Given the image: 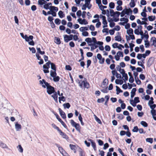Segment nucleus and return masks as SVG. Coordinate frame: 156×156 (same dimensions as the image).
Segmentation results:
<instances>
[{
	"mask_svg": "<svg viewBox=\"0 0 156 156\" xmlns=\"http://www.w3.org/2000/svg\"><path fill=\"white\" fill-rule=\"evenodd\" d=\"M39 82L41 84H42V86L43 87L45 88L46 87L47 92L48 94L51 95L55 92V88L50 85V83L46 82L45 80H40Z\"/></svg>",
	"mask_w": 156,
	"mask_h": 156,
	"instance_id": "1",
	"label": "nucleus"
},
{
	"mask_svg": "<svg viewBox=\"0 0 156 156\" xmlns=\"http://www.w3.org/2000/svg\"><path fill=\"white\" fill-rule=\"evenodd\" d=\"M79 86L81 88L88 89L90 87V84L87 81L86 78H85L83 80H81L79 82Z\"/></svg>",
	"mask_w": 156,
	"mask_h": 156,
	"instance_id": "2",
	"label": "nucleus"
},
{
	"mask_svg": "<svg viewBox=\"0 0 156 156\" xmlns=\"http://www.w3.org/2000/svg\"><path fill=\"white\" fill-rule=\"evenodd\" d=\"M50 9L51 12V15L54 17L56 16V13L54 11L56 12L58 10V7L51 6L50 7Z\"/></svg>",
	"mask_w": 156,
	"mask_h": 156,
	"instance_id": "3",
	"label": "nucleus"
},
{
	"mask_svg": "<svg viewBox=\"0 0 156 156\" xmlns=\"http://www.w3.org/2000/svg\"><path fill=\"white\" fill-rule=\"evenodd\" d=\"M20 34L22 37L24 39L27 41H29L30 40H32L34 37L32 35H30L29 37L26 34L24 36L23 33H20Z\"/></svg>",
	"mask_w": 156,
	"mask_h": 156,
	"instance_id": "4",
	"label": "nucleus"
},
{
	"mask_svg": "<svg viewBox=\"0 0 156 156\" xmlns=\"http://www.w3.org/2000/svg\"><path fill=\"white\" fill-rule=\"evenodd\" d=\"M118 43H115L112 45V46L113 48H118L120 50H122V49L121 48H124V46L121 44H119V46H118Z\"/></svg>",
	"mask_w": 156,
	"mask_h": 156,
	"instance_id": "5",
	"label": "nucleus"
},
{
	"mask_svg": "<svg viewBox=\"0 0 156 156\" xmlns=\"http://www.w3.org/2000/svg\"><path fill=\"white\" fill-rule=\"evenodd\" d=\"M58 132L59 134L62 136L63 138L65 139L66 140H69V137L65 133L63 132L61 130Z\"/></svg>",
	"mask_w": 156,
	"mask_h": 156,
	"instance_id": "6",
	"label": "nucleus"
},
{
	"mask_svg": "<svg viewBox=\"0 0 156 156\" xmlns=\"http://www.w3.org/2000/svg\"><path fill=\"white\" fill-rule=\"evenodd\" d=\"M77 21L81 24L86 25L88 23L87 21L85 19L82 20L81 18H79L77 20Z\"/></svg>",
	"mask_w": 156,
	"mask_h": 156,
	"instance_id": "7",
	"label": "nucleus"
},
{
	"mask_svg": "<svg viewBox=\"0 0 156 156\" xmlns=\"http://www.w3.org/2000/svg\"><path fill=\"white\" fill-rule=\"evenodd\" d=\"M60 114L62 117L64 119H66V115L65 113L60 108H58Z\"/></svg>",
	"mask_w": 156,
	"mask_h": 156,
	"instance_id": "8",
	"label": "nucleus"
},
{
	"mask_svg": "<svg viewBox=\"0 0 156 156\" xmlns=\"http://www.w3.org/2000/svg\"><path fill=\"white\" fill-rule=\"evenodd\" d=\"M92 42L93 41L94 43V44H97L99 45H103V42L100 41H97L95 37H93L92 38Z\"/></svg>",
	"mask_w": 156,
	"mask_h": 156,
	"instance_id": "9",
	"label": "nucleus"
},
{
	"mask_svg": "<svg viewBox=\"0 0 156 156\" xmlns=\"http://www.w3.org/2000/svg\"><path fill=\"white\" fill-rule=\"evenodd\" d=\"M69 146L71 149L73 151L74 153H76V152L77 149L76 146L71 144H69Z\"/></svg>",
	"mask_w": 156,
	"mask_h": 156,
	"instance_id": "10",
	"label": "nucleus"
},
{
	"mask_svg": "<svg viewBox=\"0 0 156 156\" xmlns=\"http://www.w3.org/2000/svg\"><path fill=\"white\" fill-rule=\"evenodd\" d=\"M88 140L90 142L92 147H93L94 150L96 151L97 150V147L95 142L91 139H89Z\"/></svg>",
	"mask_w": 156,
	"mask_h": 156,
	"instance_id": "11",
	"label": "nucleus"
},
{
	"mask_svg": "<svg viewBox=\"0 0 156 156\" xmlns=\"http://www.w3.org/2000/svg\"><path fill=\"white\" fill-rule=\"evenodd\" d=\"M102 21V23L104 24L103 26V28H105V27H108V23L106 19L105 16L103 17V20Z\"/></svg>",
	"mask_w": 156,
	"mask_h": 156,
	"instance_id": "12",
	"label": "nucleus"
},
{
	"mask_svg": "<svg viewBox=\"0 0 156 156\" xmlns=\"http://www.w3.org/2000/svg\"><path fill=\"white\" fill-rule=\"evenodd\" d=\"M151 41H152L153 42L151 45L156 47V38L155 37H152L151 38Z\"/></svg>",
	"mask_w": 156,
	"mask_h": 156,
	"instance_id": "13",
	"label": "nucleus"
},
{
	"mask_svg": "<svg viewBox=\"0 0 156 156\" xmlns=\"http://www.w3.org/2000/svg\"><path fill=\"white\" fill-rule=\"evenodd\" d=\"M51 62L50 61H49L48 62H46L45 64L43 66V68L45 69H48L49 68H50V64H51Z\"/></svg>",
	"mask_w": 156,
	"mask_h": 156,
	"instance_id": "14",
	"label": "nucleus"
},
{
	"mask_svg": "<svg viewBox=\"0 0 156 156\" xmlns=\"http://www.w3.org/2000/svg\"><path fill=\"white\" fill-rule=\"evenodd\" d=\"M88 45L91 46V51H93L98 47V46L95 44H88Z\"/></svg>",
	"mask_w": 156,
	"mask_h": 156,
	"instance_id": "15",
	"label": "nucleus"
},
{
	"mask_svg": "<svg viewBox=\"0 0 156 156\" xmlns=\"http://www.w3.org/2000/svg\"><path fill=\"white\" fill-rule=\"evenodd\" d=\"M37 50V53L40 54L41 55H43L45 53V51H41V49L40 48L38 47H37L36 48Z\"/></svg>",
	"mask_w": 156,
	"mask_h": 156,
	"instance_id": "16",
	"label": "nucleus"
},
{
	"mask_svg": "<svg viewBox=\"0 0 156 156\" xmlns=\"http://www.w3.org/2000/svg\"><path fill=\"white\" fill-rule=\"evenodd\" d=\"M136 89L135 88H133L131 92V97L132 98H133L136 94Z\"/></svg>",
	"mask_w": 156,
	"mask_h": 156,
	"instance_id": "17",
	"label": "nucleus"
},
{
	"mask_svg": "<svg viewBox=\"0 0 156 156\" xmlns=\"http://www.w3.org/2000/svg\"><path fill=\"white\" fill-rule=\"evenodd\" d=\"M124 10H125L124 11L126 12V13L127 15H129V13H130L131 14L132 13V11L130 8H126L124 9Z\"/></svg>",
	"mask_w": 156,
	"mask_h": 156,
	"instance_id": "18",
	"label": "nucleus"
},
{
	"mask_svg": "<svg viewBox=\"0 0 156 156\" xmlns=\"http://www.w3.org/2000/svg\"><path fill=\"white\" fill-rule=\"evenodd\" d=\"M101 87L103 88V89L101 90V92L104 93H107L108 92L107 87L105 86L104 87H103L102 86Z\"/></svg>",
	"mask_w": 156,
	"mask_h": 156,
	"instance_id": "19",
	"label": "nucleus"
},
{
	"mask_svg": "<svg viewBox=\"0 0 156 156\" xmlns=\"http://www.w3.org/2000/svg\"><path fill=\"white\" fill-rule=\"evenodd\" d=\"M15 128L17 131H19L20 129L21 128V126L20 124L18 123V122H17L15 123Z\"/></svg>",
	"mask_w": 156,
	"mask_h": 156,
	"instance_id": "20",
	"label": "nucleus"
},
{
	"mask_svg": "<svg viewBox=\"0 0 156 156\" xmlns=\"http://www.w3.org/2000/svg\"><path fill=\"white\" fill-rule=\"evenodd\" d=\"M64 41L66 43H68L69 41V36L67 35H63Z\"/></svg>",
	"mask_w": 156,
	"mask_h": 156,
	"instance_id": "21",
	"label": "nucleus"
},
{
	"mask_svg": "<svg viewBox=\"0 0 156 156\" xmlns=\"http://www.w3.org/2000/svg\"><path fill=\"white\" fill-rule=\"evenodd\" d=\"M55 42L57 44H60L61 43L60 38L58 37H55Z\"/></svg>",
	"mask_w": 156,
	"mask_h": 156,
	"instance_id": "22",
	"label": "nucleus"
},
{
	"mask_svg": "<svg viewBox=\"0 0 156 156\" xmlns=\"http://www.w3.org/2000/svg\"><path fill=\"white\" fill-rule=\"evenodd\" d=\"M0 146L3 148H8L7 145L1 140H0Z\"/></svg>",
	"mask_w": 156,
	"mask_h": 156,
	"instance_id": "23",
	"label": "nucleus"
},
{
	"mask_svg": "<svg viewBox=\"0 0 156 156\" xmlns=\"http://www.w3.org/2000/svg\"><path fill=\"white\" fill-rule=\"evenodd\" d=\"M58 15L61 18H62L65 16V15L63 13V12L61 11H59L58 13Z\"/></svg>",
	"mask_w": 156,
	"mask_h": 156,
	"instance_id": "24",
	"label": "nucleus"
},
{
	"mask_svg": "<svg viewBox=\"0 0 156 156\" xmlns=\"http://www.w3.org/2000/svg\"><path fill=\"white\" fill-rule=\"evenodd\" d=\"M70 122L71 123V125L75 128L77 126V125L78 124V123H76V122H75L74 120L73 119H71L70 121Z\"/></svg>",
	"mask_w": 156,
	"mask_h": 156,
	"instance_id": "25",
	"label": "nucleus"
},
{
	"mask_svg": "<svg viewBox=\"0 0 156 156\" xmlns=\"http://www.w3.org/2000/svg\"><path fill=\"white\" fill-rule=\"evenodd\" d=\"M79 156H86V154L85 151L81 149L79 151Z\"/></svg>",
	"mask_w": 156,
	"mask_h": 156,
	"instance_id": "26",
	"label": "nucleus"
},
{
	"mask_svg": "<svg viewBox=\"0 0 156 156\" xmlns=\"http://www.w3.org/2000/svg\"><path fill=\"white\" fill-rule=\"evenodd\" d=\"M52 127L55 129H56L59 132L61 129L58 127L55 124L53 123L51 124Z\"/></svg>",
	"mask_w": 156,
	"mask_h": 156,
	"instance_id": "27",
	"label": "nucleus"
},
{
	"mask_svg": "<svg viewBox=\"0 0 156 156\" xmlns=\"http://www.w3.org/2000/svg\"><path fill=\"white\" fill-rule=\"evenodd\" d=\"M110 96L109 95H106L105 96V98L106 99V100L105 103V105L106 106L108 105V103L109 100Z\"/></svg>",
	"mask_w": 156,
	"mask_h": 156,
	"instance_id": "28",
	"label": "nucleus"
},
{
	"mask_svg": "<svg viewBox=\"0 0 156 156\" xmlns=\"http://www.w3.org/2000/svg\"><path fill=\"white\" fill-rule=\"evenodd\" d=\"M115 82L116 84L122 85L123 84V82L122 80L116 79L115 80Z\"/></svg>",
	"mask_w": 156,
	"mask_h": 156,
	"instance_id": "29",
	"label": "nucleus"
},
{
	"mask_svg": "<svg viewBox=\"0 0 156 156\" xmlns=\"http://www.w3.org/2000/svg\"><path fill=\"white\" fill-rule=\"evenodd\" d=\"M129 5L131 7L133 8L136 5L135 3V0H131V2L130 3Z\"/></svg>",
	"mask_w": 156,
	"mask_h": 156,
	"instance_id": "30",
	"label": "nucleus"
},
{
	"mask_svg": "<svg viewBox=\"0 0 156 156\" xmlns=\"http://www.w3.org/2000/svg\"><path fill=\"white\" fill-rule=\"evenodd\" d=\"M50 75L53 77H55L57 75L56 71H53L52 70H51L50 71Z\"/></svg>",
	"mask_w": 156,
	"mask_h": 156,
	"instance_id": "31",
	"label": "nucleus"
},
{
	"mask_svg": "<svg viewBox=\"0 0 156 156\" xmlns=\"http://www.w3.org/2000/svg\"><path fill=\"white\" fill-rule=\"evenodd\" d=\"M51 69L54 71H56V67L55 65L53 63L51 62Z\"/></svg>",
	"mask_w": 156,
	"mask_h": 156,
	"instance_id": "32",
	"label": "nucleus"
},
{
	"mask_svg": "<svg viewBox=\"0 0 156 156\" xmlns=\"http://www.w3.org/2000/svg\"><path fill=\"white\" fill-rule=\"evenodd\" d=\"M116 90L117 91L116 94H118L120 92H122V91L120 89V88L118 86H116Z\"/></svg>",
	"mask_w": 156,
	"mask_h": 156,
	"instance_id": "33",
	"label": "nucleus"
},
{
	"mask_svg": "<svg viewBox=\"0 0 156 156\" xmlns=\"http://www.w3.org/2000/svg\"><path fill=\"white\" fill-rule=\"evenodd\" d=\"M127 33L129 35H131L130 34H133V30L132 28H129V30H127Z\"/></svg>",
	"mask_w": 156,
	"mask_h": 156,
	"instance_id": "34",
	"label": "nucleus"
},
{
	"mask_svg": "<svg viewBox=\"0 0 156 156\" xmlns=\"http://www.w3.org/2000/svg\"><path fill=\"white\" fill-rule=\"evenodd\" d=\"M60 121L59 122L61 123L62 125L63 126V127L65 128L66 129H68V127L66 124L65 123V122L62 120H60Z\"/></svg>",
	"mask_w": 156,
	"mask_h": 156,
	"instance_id": "35",
	"label": "nucleus"
},
{
	"mask_svg": "<svg viewBox=\"0 0 156 156\" xmlns=\"http://www.w3.org/2000/svg\"><path fill=\"white\" fill-rule=\"evenodd\" d=\"M80 31L83 32L85 30H88V28L87 27H81L80 29Z\"/></svg>",
	"mask_w": 156,
	"mask_h": 156,
	"instance_id": "36",
	"label": "nucleus"
},
{
	"mask_svg": "<svg viewBox=\"0 0 156 156\" xmlns=\"http://www.w3.org/2000/svg\"><path fill=\"white\" fill-rule=\"evenodd\" d=\"M140 124L144 127H147L148 126V124L144 121H141Z\"/></svg>",
	"mask_w": 156,
	"mask_h": 156,
	"instance_id": "37",
	"label": "nucleus"
},
{
	"mask_svg": "<svg viewBox=\"0 0 156 156\" xmlns=\"http://www.w3.org/2000/svg\"><path fill=\"white\" fill-rule=\"evenodd\" d=\"M53 78V80L55 82H57L59 81L60 80V77L58 76H55V77H54Z\"/></svg>",
	"mask_w": 156,
	"mask_h": 156,
	"instance_id": "38",
	"label": "nucleus"
},
{
	"mask_svg": "<svg viewBox=\"0 0 156 156\" xmlns=\"http://www.w3.org/2000/svg\"><path fill=\"white\" fill-rule=\"evenodd\" d=\"M81 127L80 124L78 123L77 126H76V127L75 128V129H76L77 131L78 132L80 133L81 131Z\"/></svg>",
	"mask_w": 156,
	"mask_h": 156,
	"instance_id": "39",
	"label": "nucleus"
},
{
	"mask_svg": "<svg viewBox=\"0 0 156 156\" xmlns=\"http://www.w3.org/2000/svg\"><path fill=\"white\" fill-rule=\"evenodd\" d=\"M63 106L64 108H67L68 109L70 107V105L69 103L64 104H63Z\"/></svg>",
	"mask_w": 156,
	"mask_h": 156,
	"instance_id": "40",
	"label": "nucleus"
},
{
	"mask_svg": "<svg viewBox=\"0 0 156 156\" xmlns=\"http://www.w3.org/2000/svg\"><path fill=\"white\" fill-rule=\"evenodd\" d=\"M155 16H149L148 18L149 21H152L154 20L155 19Z\"/></svg>",
	"mask_w": 156,
	"mask_h": 156,
	"instance_id": "41",
	"label": "nucleus"
},
{
	"mask_svg": "<svg viewBox=\"0 0 156 156\" xmlns=\"http://www.w3.org/2000/svg\"><path fill=\"white\" fill-rule=\"evenodd\" d=\"M46 2L44 0H39L38 1V3L40 5H42L43 4Z\"/></svg>",
	"mask_w": 156,
	"mask_h": 156,
	"instance_id": "42",
	"label": "nucleus"
},
{
	"mask_svg": "<svg viewBox=\"0 0 156 156\" xmlns=\"http://www.w3.org/2000/svg\"><path fill=\"white\" fill-rule=\"evenodd\" d=\"M61 20L58 18H56L55 20V22L57 25H59L61 23Z\"/></svg>",
	"mask_w": 156,
	"mask_h": 156,
	"instance_id": "43",
	"label": "nucleus"
},
{
	"mask_svg": "<svg viewBox=\"0 0 156 156\" xmlns=\"http://www.w3.org/2000/svg\"><path fill=\"white\" fill-rule=\"evenodd\" d=\"M58 98L59 100V102L60 103H61V101H65L66 100L65 97L63 96H62V97H59Z\"/></svg>",
	"mask_w": 156,
	"mask_h": 156,
	"instance_id": "44",
	"label": "nucleus"
},
{
	"mask_svg": "<svg viewBox=\"0 0 156 156\" xmlns=\"http://www.w3.org/2000/svg\"><path fill=\"white\" fill-rule=\"evenodd\" d=\"M58 149L60 152L62 154L66 152V151L63 149L62 147H59Z\"/></svg>",
	"mask_w": 156,
	"mask_h": 156,
	"instance_id": "45",
	"label": "nucleus"
},
{
	"mask_svg": "<svg viewBox=\"0 0 156 156\" xmlns=\"http://www.w3.org/2000/svg\"><path fill=\"white\" fill-rule=\"evenodd\" d=\"M17 147H18V150L21 153H22L23 152V149L21 145H19Z\"/></svg>",
	"mask_w": 156,
	"mask_h": 156,
	"instance_id": "46",
	"label": "nucleus"
},
{
	"mask_svg": "<svg viewBox=\"0 0 156 156\" xmlns=\"http://www.w3.org/2000/svg\"><path fill=\"white\" fill-rule=\"evenodd\" d=\"M115 40L118 41H121L122 40L121 37L120 36H116L115 37Z\"/></svg>",
	"mask_w": 156,
	"mask_h": 156,
	"instance_id": "47",
	"label": "nucleus"
},
{
	"mask_svg": "<svg viewBox=\"0 0 156 156\" xmlns=\"http://www.w3.org/2000/svg\"><path fill=\"white\" fill-rule=\"evenodd\" d=\"M145 45L146 48H148L150 46V43L149 41L147 40H146L144 41Z\"/></svg>",
	"mask_w": 156,
	"mask_h": 156,
	"instance_id": "48",
	"label": "nucleus"
},
{
	"mask_svg": "<svg viewBox=\"0 0 156 156\" xmlns=\"http://www.w3.org/2000/svg\"><path fill=\"white\" fill-rule=\"evenodd\" d=\"M135 80L136 83L138 85H140L141 84V81L139 80L138 77L135 78Z\"/></svg>",
	"mask_w": 156,
	"mask_h": 156,
	"instance_id": "49",
	"label": "nucleus"
},
{
	"mask_svg": "<svg viewBox=\"0 0 156 156\" xmlns=\"http://www.w3.org/2000/svg\"><path fill=\"white\" fill-rule=\"evenodd\" d=\"M145 31L146 32H147L146 34H144L143 35V38L144 37L146 38V40H147L149 38V36L148 34V33H147V30H145Z\"/></svg>",
	"mask_w": 156,
	"mask_h": 156,
	"instance_id": "50",
	"label": "nucleus"
},
{
	"mask_svg": "<svg viewBox=\"0 0 156 156\" xmlns=\"http://www.w3.org/2000/svg\"><path fill=\"white\" fill-rule=\"evenodd\" d=\"M115 4L113 2H111L109 4V7L111 9H113L115 7Z\"/></svg>",
	"mask_w": 156,
	"mask_h": 156,
	"instance_id": "51",
	"label": "nucleus"
},
{
	"mask_svg": "<svg viewBox=\"0 0 156 156\" xmlns=\"http://www.w3.org/2000/svg\"><path fill=\"white\" fill-rule=\"evenodd\" d=\"M65 69L66 70L71 71L72 69V67L69 65H67L65 66Z\"/></svg>",
	"mask_w": 156,
	"mask_h": 156,
	"instance_id": "52",
	"label": "nucleus"
},
{
	"mask_svg": "<svg viewBox=\"0 0 156 156\" xmlns=\"http://www.w3.org/2000/svg\"><path fill=\"white\" fill-rule=\"evenodd\" d=\"M130 103L131 104L133 107H135L136 105V103L133 100H130Z\"/></svg>",
	"mask_w": 156,
	"mask_h": 156,
	"instance_id": "53",
	"label": "nucleus"
},
{
	"mask_svg": "<svg viewBox=\"0 0 156 156\" xmlns=\"http://www.w3.org/2000/svg\"><path fill=\"white\" fill-rule=\"evenodd\" d=\"M53 94L51 95V97H52L53 98V99L55 98H58V95L56 91H55V92H54Z\"/></svg>",
	"mask_w": 156,
	"mask_h": 156,
	"instance_id": "54",
	"label": "nucleus"
},
{
	"mask_svg": "<svg viewBox=\"0 0 156 156\" xmlns=\"http://www.w3.org/2000/svg\"><path fill=\"white\" fill-rule=\"evenodd\" d=\"M138 130V128L137 126L134 127L133 129L132 130V131L133 132H137Z\"/></svg>",
	"mask_w": 156,
	"mask_h": 156,
	"instance_id": "55",
	"label": "nucleus"
},
{
	"mask_svg": "<svg viewBox=\"0 0 156 156\" xmlns=\"http://www.w3.org/2000/svg\"><path fill=\"white\" fill-rule=\"evenodd\" d=\"M85 41L87 42L88 44L89 43H91L92 42V40L90 38L88 37L86 38Z\"/></svg>",
	"mask_w": 156,
	"mask_h": 156,
	"instance_id": "56",
	"label": "nucleus"
},
{
	"mask_svg": "<svg viewBox=\"0 0 156 156\" xmlns=\"http://www.w3.org/2000/svg\"><path fill=\"white\" fill-rule=\"evenodd\" d=\"M104 101V98H98L97 100V102L99 103H102Z\"/></svg>",
	"mask_w": 156,
	"mask_h": 156,
	"instance_id": "57",
	"label": "nucleus"
},
{
	"mask_svg": "<svg viewBox=\"0 0 156 156\" xmlns=\"http://www.w3.org/2000/svg\"><path fill=\"white\" fill-rule=\"evenodd\" d=\"M95 119L96 121L99 124H101V122L100 120V119L98 118L96 115H95Z\"/></svg>",
	"mask_w": 156,
	"mask_h": 156,
	"instance_id": "58",
	"label": "nucleus"
},
{
	"mask_svg": "<svg viewBox=\"0 0 156 156\" xmlns=\"http://www.w3.org/2000/svg\"><path fill=\"white\" fill-rule=\"evenodd\" d=\"M129 45L130 49V51H132L133 50V48L134 46L135 45L132 43H130L129 44Z\"/></svg>",
	"mask_w": 156,
	"mask_h": 156,
	"instance_id": "59",
	"label": "nucleus"
},
{
	"mask_svg": "<svg viewBox=\"0 0 156 156\" xmlns=\"http://www.w3.org/2000/svg\"><path fill=\"white\" fill-rule=\"evenodd\" d=\"M120 20L121 21H124L125 23H127L129 21L128 18H121L120 19Z\"/></svg>",
	"mask_w": 156,
	"mask_h": 156,
	"instance_id": "60",
	"label": "nucleus"
},
{
	"mask_svg": "<svg viewBox=\"0 0 156 156\" xmlns=\"http://www.w3.org/2000/svg\"><path fill=\"white\" fill-rule=\"evenodd\" d=\"M146 141L147 142L152 143L153 142V139L152 138H147L146 139Z\"/></svg>",
	"mask_w": 156,
	"mask_h": 156,
	"instance_id": "61",
	"label": "nucleus"
},
{
	"mask_svg": "<svg viewBox=\"0 0 156 156\" xmlns=\"http://www.w3.org/2000/svg\"><path fill=\"white\" fill-rule=\"evenodd\" d=\"M151 113L153 117L155 116L156 115V112L155 110H151Z\"/></svg>",
	"mask_w": 156,
	"mask_h": 156,
	"instance_id": "62",
	"label": "nucleus"
},
{
	"mask_svg": "<svg viewBox=\"0 0 156 156\" xmlns=\"http://www.w3.org/2000/svg\"><path fill=\"white\" fill-rule=\"evenodd\" d=\"M110 13L111 16H115V12L112 9L110 10Z\"/></svg>",
	"mask_w": 156,
	"mask_h": 156,
	"instance_id": "63",
	"label": "nucleus"
},
{
	"mask_svg": "<svg viewBox=\"0 0 156 156\" xmlns=\"http://www.w3.org/2000/svg\"><path fill=\"white\" fill-rule=\"evenodd\" d=\"M69 45L70 46V47H72V48L74 47V46H75V44L74 42L73 41H70L69 43Z\"/></svg>",
	"mask_w": 156,
	"mask_h": 156,
	"instance_id": "64",
	"label": "nucleus"
}]
</instances>
